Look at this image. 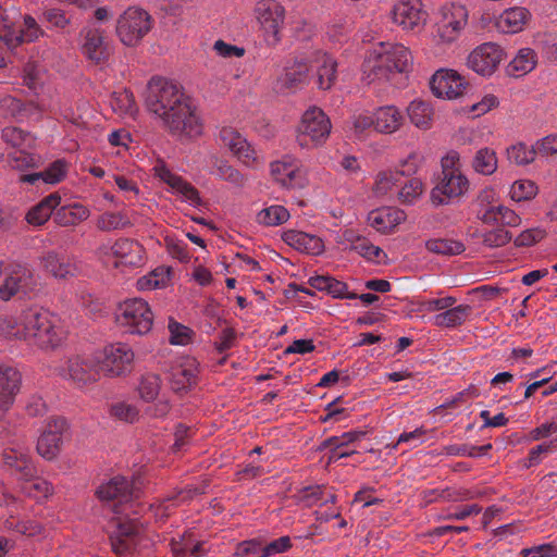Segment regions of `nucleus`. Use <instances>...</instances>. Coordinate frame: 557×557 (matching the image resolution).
<instances>
[{
	"label": "nucleus",
	"mask_w": 557,
	"mask_h": 557,
	"mask_svg": "<svg viewBox=\"0 0 557 557\" xmlns=\"http://www.w3.org/2000/svg\"><path fill=\"white\" fill-rule=\"evenodd\" d=\"M89 215L90 211L87 207L75 202L57 209L53 220L60 226H75L86 221Z\"/></svg>",
	"instance_id": "30"
},
{
	"label": "nucleus",
	"mask_w": 557,
	"mask_h": 557,
	"mask_svg": "<svg viewBox=\"0 0 557 557\" xmlns=\"http://www.w3.org/2000/svg\"><path fill=\"white\" fill-rule=\"evenodd\" d=\"M3 462L10 470L11 474L18 480L29 482L36 474L37 469L30 457L15 449H9L3 453Z\"/></svg>",
	"instance_id": "24"
},
{
	"label": "nucleus",
	"mask_w": 557,
	"mask_h": 557,
	"mask_svg": "<svg viewBox=\"0 0 557 557\" xmlns=\"http://www.w3.org/2000/svg\"><path fill=\"white\" fill-rule=\"evenodd\" d=\"M30 482L28 494L34 497H48L53 493V486L46 480L37 478V475Z\"/></svg>",
	"instance_id": "61"
},
{
	"label": "nucleus",
	"mask_w": 557,
	"mask_h": 557,
	"mask_svg": "<svg viewBox=\"0 0 557 557\" xmlns=\"http://www.w3.org/2000/svg\"><path fill=\"white\" fill-rule=\"evenodd\" d=\"M329 285L330 287L327 288V293L331 294L334 298L357 299V294L348 292V286L345 282L331 277Z\"/></svg>",
	"instance_id": "57"
},
{
	"label": "nucleus",
	"mask_w": 557,
	"mask_h": 557,
	"mask_svg": "<svg viewBox=\"0 0 557 557\" xmlns=\"http://www.w3.org/2000/svg\"><path fill=\"white\" fill-rule=\"evenodd\" d=\"M410 121L419 128L428 129L431 127L433 109L423 100L412 101L408 109Z\"/></svg>",
	"instance_id": "37"
},
{
	"label": "nucleus",
	"mask_w": 557,
	"mask_h": 557,
	"mask_svg": "<svg viewBox=\"0 0 557 557\" xmlns=\"http://www.w3.org/2000/svg\"><path fill=\"white\" fill-rule=\"evenodd\" d=\"M403 166H406V170H396V171H382L377 174L376 181L373 187V190L376 195H385L388 190L392 189L394 185H396L401 176H409L414 174L417 168L410 166L408 161L403 162Z\"/></svg>",
	"instance_id": "31"
},
{
	"label": "nucleus",
	"mask_w": 557,
	"mask_h": 557,
	"mask_svg": "<svg viewBox=\"0 0 557 557\" xmlns=\"http://www.w3.org/2000/svg\"><path fill=\"white\" fill-rule=\"evenodd\" d=\"M145 104L173 135L196 138L203 133V124L191 107L190 98L173 81L151 77L147 84Z\"/></svg>",
	"instance_id": "1"
},
{
	"label": "nucleus",
	"mask_w": 557,
	"mask_h": 557,
	"mask_svg": "<svg viewBox=\"0 0 557 557\" xmlns=\"http://www.w3.org/2000/svg\"><path fill=\"white\" fill-rule=\"evenodd\" d=\"M537 194V186L533 181L521 180L512 184L510 195L515 201L530 200Z\"/></svg>",
	"instance_id": "47"
},
{
	"label": "nucleus",
	"mask_w": 557,
	"mask_h": 557,
	"mask_svg": "<svg viewBox=\"0 0 557 557\" xmlns=\"http://www.w3.org/2000/svg\"><path fill=\"white\" fill-rule=\"evenodd\" d=\"M169 382L175 393L187 392L197 384L198 370L194 359H185L169 369Z\"/></svg>",
	"instance_id": "19"
},
{
	"label": "nucleus",
	"mask_w": 557,
	"mask_h": 557,
	"mask_svg": "<svg viewBox=\"0 0 557 557\" xmlns=\"http://www.w3.org/2000/svg\"><path fill=\"white\" fill-rule=\"evenodd\" d=\"M203 491L198 488L181 490L173 495H169L154 509V515L160 520H165L171 516L172 510L177 507L181 503L191 499L197 494H202Z\"/></svg>",
	"instance_id": "32"
},
{
	"label": "nucleus",
	"mask_w": 557,
	"mask_h": 557,
	"mask_svg": "<svg viewBox=\"0 0 557 557\" xmlns=\"http://www.w3.org/2000/svg\"><path fill=\"white\" fill-rule=\"evenodd\" d=\"M469 83L457 71L438 70L430 79L432 94L437 98L456 99L462 96Z\"/></svg>",
	"instance_id": "11"
},
{
	"label": "nucleus",
	"mask_w": 557,
	"mask_h": 557,
	"mask_svg": "<svg viewBox=\"0 0 557 557\" xmlns=\"http://www.w3.org/2000/svg\"><path fill=\"white\" fill-rule=\"evenodd\" d=\"M471 312L469 305H459L438 313L434 318V324L441 327H456L461 325Z\"/></svg>",
	"instance_id": "36"
},
{
	"label": "nucleus",
	"mask_w": 557,
	"mask_h": 557,
	"mask_svg": "<svg viewBox=\"0 0 557 557\" xmlns=\"http://www.w3.org/2000/svg\"><path fill=\"white\" fill-rule=\"evenodd\" d=\"M62 445V436L53 430H46L37 441L38 454L47 460L54 459Z\"/></svg>",
	"instance_id": "35"
},
{
	"label": "nucleus",
	"mask_w": 557,
	"mask_h": 557,
	"mask_svg": "<svg viewBox=\"0 0 557 557\" xmlns=\"http://www.w3.org/2000/svg\"><path fill=\"white\" fill-rule=\"evenodd\" d=\"M423 184L419 178H411L399 191L403 202H410L422 194Z\"/></svg>",
	"instance_id": "56"
},
{
	"label": "nucleus",
	"mask_w": 557,
	"mask_h": 557,
	"mask_svg": "<svg viewBox=\"0 0 557 557\" xmlns=\"http://www.w3.org/2000/svg\"><path fill=\"white\" fill-rule=\"evenodd\" d=\"M288 219L289 212L283 206H271L269 208L262 209L257 215L258 222L267 226L283 224Z\"/></svg>",
	"instance_id": "44"
},
{
	"label": "nucleus",
	"mask_w": 557,
	"mask_h": 557,
	"mask_svg": "<svg viewBox=\"0 0 557 557\" xmlns=\"http://www.w3.org/2000/svg\"><path fill=\"white\" fill-rule=\"evenodd\" d=\"M536 154L535 145L531 149H528L524 144H517L507 149L509 161L518 165L533 162Z\"/></svg>",
	"instance_id": "46"
},
{
	"label": "nucleus",
	"mask_w": 557,
	"mask_h": 557,
	"mask_svg": "<svg viewBox=\"0 0 557 557\" xmlns=\"http://www.w3.org/2000/svg\"><path fill=\"white\" fill-rule=\"evenodd\" d=\"M109 539L114 554L128 556L136 549L140 540V528L136 520L114 519Z\"/></svg>",
	"instance_id": "9"
},
{
	"label": "nucleus",
	"mask_w": 557,
	"mask_h": 557,
	"mask_svg": "<svg viewBox=\"0 0 557 557\" xmlns=\"http://www.w3.org/2000/svg\"><path fill=\"white\" fill-rule=\"evenodd\" d=\"M331 127L330 119L325 113L319 108H311L302 115L298 126L297 141L301 147H308L310 144L319 145L327 138Z\"/></svg>",
	"instance_id": "7"
},
{
	"label": "nucleus",
	"mask_w": 557,
	"mask_h": 557,
	"mask_svg": "<svg viewBox=\"0 0 557 557\" xmlns=\"http://www.w3.org/2000/svg\"><path fill=\"white\" fill-rule=\"evenodd\" d=\"M425 248L433 253L443 256H457L465 251L461 242L454 239L432 238L425 242Z\"/></svg>",
	"instance_id": "39"
},
{
	"label": "nucleus",
	"mask_w": 557,
	"mask_h": 557,
	"mask_svg": "<svg viewBox=\"0 0 557 557\" xmlns=\"http://www.w3.org/2000/svg\"><path fill=\"white\" fill-rule=\"evenodd\" d=\"M28 137V133L15 126H7L1 133V139L13 148L22 147Z\"/></svg>",
	"instance_id": "51"
},
{
	"label": "nucleus",
	"mask_w": 557,
	"mask_h": 557,
	"mask_svg": "<svg viewBox=\"0 0 557 557\" xmlns=\"http://www.w3.org/2000/svg\"><path fill=\"white\" fill-rule=\"evenodd\" d=\"M96 226L101 232H110L129 227L132 223L123 212H104L98 216Z\"/></svg>",
	"instance_id": "40"
},
{
	"label": "nucleus",
	"mask_w": 557,
	"mask_h": 557,
	"mask_svg": "<svg viewBox=\"0 0 557 557\" xmlns=\"http://www.w3.org/2000/svg\"><path fill=\"white\" fill-rule=\"evenodd\" d=\"M213 49L220 57L223 58H242L246 52L245 48L226 44L222 39H219L214 42Z\"/></svg>",
	"instance_id": "60"
},
{
	"label": "nucleus",
	"mask_w": 557,
	"mask_h": 557,
	"mask_svg": "<svg viewBox=\"0 0 557 557\" xmlns=\"http://www.w3.org/2000/svg\"><path fill=\"white\" fill-rule=\"evenodd\" d=\"M115 101L121 112L133 114L137 111L135 97L132 91L125 89L122 92L114 94Z\"/></svg>",
	"instance_id": "58"
},
{
	"label": "nucleus",
	"mask_w": 557,
	"mask_h": 557,
	"mask_svg": "<svg viewBox=\"0 0 557 557\" xmlns=\"http://www.w3.org/2000/svg\"><path fill=\"white\" fill-rule=\"evenodd\" d=\"M323 496V485L305 486L299 491V500L307 507L317 504Z\"/></svg>",
	"instance_id": "55"
},
{
	"label": "nucleus",
	"mask_w": 557,
	"mask_h": 557,
	"mask_svg": "<svg viewBox=\"0 0 557 557\" xmlns=\"http://www.w3.org/2000/svg\"><path fill=\"white\" fill-rule=\"evenodd\" d=\"M535 149L543 157L557 154V135H548L536 141Z\"/></svg>",
	"instance_id": "62"
},
{
	"label": "nucleus",
	"mask_w": 557,
	"mask_h": 557,
	"mask_svg": "<svg viewBox=\"0 0 557 557\" xmlns=\"http://www.w3.org/2000/svg\"><path fill=\"white\" fill-rule=\"evenodd\" d=\"M271 174L284 187L302 188L305 186V177L301 171L292 163L283 161L272 162Z\"/></svg>",
	"instance_id": "26"
},
{
	"label": "nucleus",
	"mask_w": 557,
	"mask_h": 557,
	"mask_svg": "<svg viewBox=\"0 0 557 557\" xmlns=\"http://www.w3.org/2000/svg\"><path fill=\"white\" fill-rule=\"evenodd\" d=\"M257 20L267 34L278 40L280 28L284 23L285 9L276 0H260L255 9Z\"/></svg>",
	"instance_id": "16"
},
{
	"label": "nucleus",
	"mask_w": 557,
	"mask_h": 557,
	"mask_svg": "<svg viewBox=\"0 0 557 557\" xmlns=\"http://www.w3.org/2000/svg\"><path fill=\"white\" fill-rule=\"evenodd\" d=\"M310 55L296 57L284 67V73L277 77L275 88L280 92L295 91L308 81L310 71Z\"/></svg>",
	"instance_id": "14"
},
{
	"label": "nucleus",
	"mask_w": 557,
	"mask_h": 557,
	"mask_svg": "<svg viewBox=\"0 0 557 557\" xmlns=\"http://www.w3.org/2000/svg\"><path fill=\"white\" fill-rule=\"evenodd\" d=\"M20 385L21 374L16 369L0 368V420L13 406Z\"/></svg>",
	"instance_id": "20"
},
{
	"label": "nucleus",
	"mask_w": 557,
	"mask_h": 557,
	"mask_svg": "<svg viewBox=\"0 0 557 557\" xmlns=\"http://www.w3.org/2000/svg\"><path fill=\"white\" fill-rule=\"evenodd\" d=\"M512 239V234L502 227H496L483 234V244L490 248H498L507 245Z\"/></svg>",
	"instance_id": "50"
},
{
	"label": "nucleus",
	"mask_w": 557,
	"mask_h": 557,
	"mask_svg": "<svg viewBox=\"0 0 557 557\" xmlns=\"http://www.w3.org/2000/svg\"><path fill=\"white\" fill-rule=\"evenodd\" d=\"M546 236V232L542 228H530L523 231L515 239L517 247H529L541 242Z\"/></svg>",
	"instance_id": "53"
},
{
	"label": "nucleus",
	"mask_w": 557,
	"mask_h": 557,
	"mask_svg": "<svg viewBox=\"0 0 557 557\" xmlns=\"http://www.w3.org/2000/svg\"><path fill=\"white\" fill-rule=\"evenodd\" d=\"M161 388V379L158 374L154 373H146L143 374L137 391L139 393V396L145 401H153Z\"/></svg>",
	"instance_id": "41"
},
{
	"label": "nucleus",
	"mask_w": 557,
	"mask_h": 557,
	"mask_svg": "<svg viewBox=\"0 0 557 557\" xmlns=\"http://www.w3.org/2000/svg\"><path fill=\"white\" fill-rule=\"evenodd\" d=\"M115 320L125 332L145 335L152 329L153 313L146 300L132 298L119 306Z\"/></svg>",
	"instance_id": "5"
},
{
	"label": "nucleus",
	"mask_w": 557,
	"mask_h": 557,
	"mask_svg": "<svg viewBox=\"0 0 557 557\" xmlns=\"http://www.w3.org/2000/svg\"><path fill=\"white\" fill-rule=\"evenodd\" d=\"M0 331L7 338L24 339L45 350L61 346L66 334L54 315L36 307L23 310L15 321L1 320Z\"/></svg>",
	"instance_id": "2"
},
{
	"label": "nucleus",
	"mask_w": 557,
	"mask_h": 557,
	"mask_svg": "<svg viewBox=\"0 0 557 557\" xmlns=\"http://www.w3.org/2000/svg\"><path fill=\"white\" fill-rule=\"evenodd\" d=\"M82 53L95 64L107 62L111 55V50L104 41V32L99 28L86 29Z\"/></svg>",
	"instance_id": "21"
},
{
	"label": "nucleus",
	"mask_w": 557,
	"mask_h": 557,
	"mask_svg": "<svg viewBox=\"0 0 557 557\" xmlns=\"http://www.w3.org/2000/svg\"><path fill=\"white\" fill-rule=\"evenodd\" d=\"M536 54L530 48L520 49L515 59L508 64L506 71L510 76H523L531 72L536 64Z\"/></svg>",
	"instance_id": "34"
},
{
	"label": "nucleus",
	"mask_w": 557,
	"mask_h": 557,
	"mask_svg": "<svg viewBox=\"0 0 557 557\" xmlns=\"http://www.w3.org/2000/svg\"><path fill=\"white\" fill-rule=\"evenodd\" d=\"M530 13L525 8H510L505 10L497 18L496 25L499 30L507 34L519 33L523 29L529 20Z\"/></svg>",
	"instance_id": "29"
},
{
	"label": "nucleus",
	"mask_w": 557,
	"mask_h": 557,
	"mask_svg": "<svg viewBox=\"0 0 557 557\" xmlns=\"http://www.w3.org/2000/svg\"><path fill=\"white\" fill-rule=\"evenodd\" d=\"M18 294L28 295L34 292L37 287V281L30 269L18 265L11 273Z\"/></svg>",
	"instance_id": "43"
},
{
	"label": "nucleus",
	"mask_w": 557,
	"mask_h": 557,
	"mask_svg": "<svg viewBox=\"0 0 557 557\" xmlns=\"http://www.w3.org/2000/svg\"><path fill=\"white\" fill-rule=\"evenodd\" d=\"M504 58L503 49L493 42L476 47L468 57V66L482 76L492 75Z\"/></svg>",
	"instance_id": "12"
},
{
	"label": "nucleus",
	"mask_w": 557,
	"mask_h": 557,
	"mask_svg": "<svg viewBox=\"0 0 557 557\" xmlns=\"http://www.w3.org/2000/svg\"><path fill=\"white\" fill-rule=\"evenodd\" d=\"M455 160L457 156H447L442 160V173L438 177V183L431 191V201L434 206H442L447 203L444 199L460 197L469 188L468 178L461 174L459 169L455 168Z\"/></svg>",
	"instance_id": "4"
},
{
	"label": "nucleus",
	"mask_w": 557,
	"mask_h": 557,
	"mask_svg": "<svg viewBox=\"0 0 557 557\" xmlns=\"http://www.w3.org/2000/svg\"><path fill=\"white\" fill-rule=\"evenodd\" d=\"M426 16L420 0H399L392 10L394 23L406 30L419 29L425 23Z\"/></svg>",
	"instance_id": "15"
},
{
	"label": "nucleus",
	"mask_w": 557,
	"mask_h": 557,
	"mask_svg": "<svg viewBox=\"0 0 557 557\" xmlns=\"http://www.w3.org/2000/svg\"><path fill=\"white\" fill-rule=\"evenodd\" d=\"M151 15L137 8H128L117 20L116 35L128 47L137 46L151 30Z\"/></svg>",
	"instance_id": "6"
},
{
	"label": "nucleus",
	"mask_w": 557,
	"mask_h": 557,
	"mask_svg": "<svg viewBox=\"0 0 557 557\" xmlns=\"http://www.w3.org/2000/svg\"><path fill=\"white\" fill-rule=\"evenodd\" d=\"M214 169V174L222 181L228 183L233 188L240 189L246 185L247 177L227 161H216Z\"/></svg>",
	"instance_id": "38"
},
{
	"label": "nucleus",
	"mask_w": 557,
	"mask_h": 557,
	"mask_svg": "<svg viewBox=\"0 0 557 557\" xmlns=\"http://www.w3.org/2000/svg\"><path fill=\"white\" fill-rule=\"evenodd\" d=\"M292 547L289 536H282L265 545L257 557H268L274 554L284 553Z\"/></svg>",
	"instance_id": "54"
},
{
	"label": "nucleus",
	"mask_w": 557,
	"mask_h": 557,
	"mask_svg": "<svg viewBox=\"0 0 557 557\" xmlns=\"http://www.w3.org/2000/svg\"><path fill=\"white\" fill-rule=\"evenodd\" d=\"M349 250L358 252L369 261H374V259L381 255L386 257V253H384L380 247L374 246L366 237H356V243L350 245Z\"/></svg>",
	"instance_id": "49"
},
{
	"label": "nucleus",
	"mask_w": 557,
	"mask_h": 557,
	"mask_svg": "<svg viewBox=\"0 0 557 557\" xmlns=\"http://www.w3.org/2000/svg\"><path fill=\"white\" fill-rule=\"evenodd\" d=\"M403 115L393 106L380 108L375 113V129L381 133H393L401 125Z\"/></svg>",
	"instance_id": "33"
},
{
	"label": "nucleus",
	"mask_w": 557,
	"mask_h": 557,
	"mask_svg": "<svg viewBox=\"0 0 557 557\" xmlns=\"http://www.w3.org/2000/svg\"><path fill=\"white\" fill-rule=\"evenodd\" d=\"M219 140L242 162L249 163L255 160V150L237 129L230 126L222 127L219 133Z\"/></svg>",
	"instance_id": "22"
},
{
	"label": "nucleus",
	"mask_w": 557,
	"mask_h": 557,
	"mask_svg": "<svg viewBox=\"0 0 557 557\" xmlns=\"http://www.w3.org/2000/svg\"><path fill=\"white\" fill-rule=\"evenodd\" d=\"M109 412L115 419L127 423H134L139 418V410L137 407L123 401L112 404Z\"/></svg>",
	"instance_id": "48"
},
{
	"label": "nucleus",
	"mask_w": 557,
	"mask_h": 557,
	"mask_svg": "<svg viewBox=\"0 0 557 557\" xmlns=\"http://www.w3.org/2000/svg\"><path fill=\"white\" fill-rule=\"evenodd\" d=\"M406 219V213L397 208L383 207L368 214L369 224L381 233H389Z\"/></svg>",
	"instance_id": "25"
},
{
	"label": "nucleus",
	"mask_w": 557,
	"mask_h": 557,
	"mask_svg": "<svg viewBox=\"0 0 557 557\" xmlns=\"http://www.w3.org/2000/svg\"><path fill=\"white\" fill-rule=\"evenodd\" d=\"M473 169L483 175H491L497 169V158L494 150L490 148L480 149L472 162Z\"/></svg>",
	"instance_id": "42"
},
{
	"label": "nucleus",
	"mask_w": 557,
	"mask_h": 557,
	"mask_svg": "<svg viewBox=\"0 0 557 557\" xmlns=\"http://www.w3.org/2000/svg\"><path fill=\"white\" fill-rule=\"evenodd\" d=\"M66 174V162L55 160L45 171H42L44 182L47 184H57L61 182Z\"/></svg>",
	"instance_id": "52"
},
{
	"label": "nucleus",
	"mask_w": 557,
	"mask_h": 557,
	"mask_svg": "<svg viewBox=\"0 0 557 557\" xmlns=\"http://www.w3.org/2000/svg\"><path fill=\"white\" fill-rule=\"evenodd\" d=\"M468 12L462 5H453L447 12L443 13L441 21L436 24L437 36L444 42L454 41L466 26Z\"/></svg>",
	"instance_id": "18"
},
{
	"label": "nucleus",
	"mask_w": 557,
	"mask_h": 557,
	"mask_svg": "<svg viewBox=\"0 0 557 557\" xmlns=\"http://www.w3.org/2000/svg\"><path fill=\"white\" fill-rule=\"evenodd\" d=\"M60 374L64 379L73 381L79 387L95 383L99 379V371L95 361L79 355L70 357Z\"/></svg>",
	"instance_id": "13"
},
{
	"label": "nucleus",
	"mask_w": 557,
	"mask_h": 557,
	"mask_svg": "<svg viewBox=\"0 0 557 557\" xmlns=\"http://www.w3.org/2000/svg\"><path fill=\"white\" fill-rule=\"evenodd\" d=\"M236 341V332L233 327L226 326L218 335L214 342L215 349L221 354L234 346Z\"/></svg>",
	"instance_id": "59"
},
{
	"label": "nucleus",
	"mask_w": 557,
	"mask_h": 557,
	"mask_svg": "<svg viewBox=\"0 0 557 557\" xmlns=\"http://www.w3.org/2000/svg\"><path fill=\"white\" fill-rule=\"evenodd\" d=\"M45 20L57 28H65L70 24V18L60 9H48L44 12Z\"/></svg>",
	"instance_id": "63"
},
{
	"label": "nucleus",
	"mask_w": 557,
	"mask_h": 557,
	"mask_svg": "<svg viewBox=\"0 0 557 557\" xmlns=\"http://www.w3.org/2000/svg\"><path fill=\"white\" fill-rule=\"evenodd\" d=\"M412 57L408 48L403 45L391 46L375 55V58L368 59L362 64L363 73L367 74L370 82L374 78L388 79L392 73H405L411 66Z\"/></svg>",
	"instance_id": "3"
},
{
	"label": "nucleus",
	"mask_w": 557,
	"mask_h": 557,
	"mask_svg": "<svg viewBox=\"0 0 557 557\" xmlns=\"http://www.w3.org/2000/svg\"><path fill=\"white\" fill-rule=\"evenodd\" d=\"M134 352L125 344H112L104 348L100 370L110 377L129 373L133 369Z\"/></svg>",
	"instance_id": "10"
},
{
	"label": "nucleus",
	"mask_w": 557,
	"mask_h": 557,
	"mask_svg": "<svg viewBox=\"0 0 557 557\" xmlns=\"http://www.w3.org/2000/svg\"><path fill=\"white\" fill-rule=\"evenodd\" d=\"M141 490L135 485L133 479L123 475H116L109 481L100 484L95 495L100 502H116L114 505L115 512H120L119 507L123 504L139 498Z\"/></svg>",
	"instance_id": "8"
},
{
	"label": "nucleus",
	"mask_w": 557,
	"mask_h": 557,
	"mask_svg": "<svg viewBox=\"0 0 557 557\" xmlns=\"http://www.w3.org/2000/svg\"><path fill=\"white\" fill-rule=\"evenodd\" d=\"M40 265L44 271L57 280H71L79 273L76 261L54 250L46 252L40 257Z\"/></svg>",
	"instance_id": "17"
},
{
	"label": "nucleus",
	"mask_w": 557,
	"mask_h": 557,
	"mask_svg": "<svg viewBox=\"0 0 557 557\" xmlns=\"http://www.w3.org/2000/svg\"><path fill=\"white\" fill-rule=\"evenodd\" d=\"M60 201L61 196L58 193L48 195L29 209V211L26 213L25 220L28 224L34 226L44 225L60 205Z\"/></svg>",
	"instance_id": "27"
},
{
	"label": "nucleus",
	"mask_w": 557,
	"mask_h": 557,
	"mask_svg": "<svg viewBox=\"0 0 557 557\" xmlns=\"http://www.w3.org/2000/svg\"><path fill=\"white\" fill-rule=\"evenodd\" d=\"M317 67V84L322 90H329L335 84L337 62L320 50L310 54V66Z\"/></svg>",
	"instance_id": "23"
},
{
	"label": "nucleus",
	"mask_w": 557,
	"mask_h": 557,
	"mask_svg": "<svg viewBox=\"0 0 557 557\" xmlns=\"http://www.w3.org/2000/svg\"><path fill=\"white\" fill-rule=\"evenodd\" d=\"M168 330L170 333V344L185 346L191 342L194 331L175 321L172 317L169 318Z\"/></svg>",
	"instance_id": "45"
},
{
	"label": "nucleus",
	"mask_w": 557,
	"mask_h": 557,
	"mask_svg": "<svg viewBox=\"0 0 557 557\" xmlns=\"http://www.w3.org/2000/svg\"><path fill=\"white\" fill-rule=\"evenodd\" d=\"M112 253L126 265L137 267L143 262L144 248L133 239L120 238L112 246Z\"/></svg>",
	"instance_id": "28"
},
{
	"label": "nucleus",
	"mask_w": 557,
	"mask_h": 557,
	"mask_svg": "<svg viewBox=\"0 0 557 557\" xmlns=\"http://www.w3.org/2000/svg\"><path fill=\"white\" fill-rule=\"evenodd\" d=\"M523 557H557V547L552 544H543L522 550Z\"/></svg>",
	"instance_id": "64"
}]
</instances>
